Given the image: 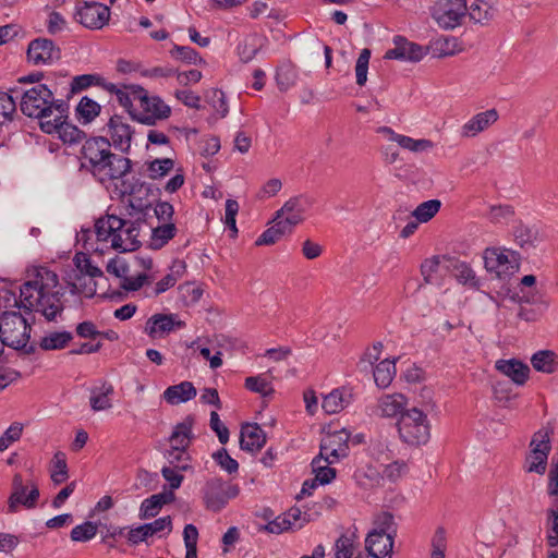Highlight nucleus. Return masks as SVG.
<instances>
[{"label":"nucleus","instance_id":"23","mask_svg":"<svg viewBox=\"0 0 558 558\" xmlns=\"http://www.w3.org/2000/svg\"><path fill=\"white\" fill-rule=\"evenodd\" d=\"M495 367L519 386L524 385L529 379L530 367L517 359L498 360Z\"/></svg>","mask_w":558,"mask_h":558},{"label":"nucleus","instance_id":"48","mask_svg":"<svg viewBox=\"0 0 558 558\" xmlns=\"http://www.w3.org/2000/svg\"><path fill=\"white\" fill-rule=\"evenodd\" d=\"M440 206L439 199H429L421 203L412 215L418 222H427L439 211Z\"/></svg>","mask_w":558,"mask_h":558},{"label":"nucleus","instance_id":"19","mask_svg":"<svg viewBox=\"0 0 558 558\" xmlns=\"http://www.w3.org/2000/svg\"><path fill=\"white\" fill-rule=\"evenodd\" d=\"M167 530L168 533L172 531V520L170 515L156 519L154 522L145 523L137 527L131 529L128 534V541L131 545H137L146 542L148 537Z\"/></svg>","mask_w":558,"mask_h":558},{"label":"nucleus","instance_id":"26","mask_svg":"<svg viewBox=\"0 0 558 558\" xmlns=\"http://www.w3.org/2000/svg\"><path fill=\"white\" fill-rule=\"evenodd\" d=\"M497 119L498 112L496 109H489L484 112H480L462 126V135L466 137L475 136L480 132L487 129L490 124L496 122Z\"/></svg>","mask_w":558,"mask_h":558},{"label":"nucleus","instance_id":"22","mask_svg":"<svg viewBox=\"0 0 558 558\" xmlns=\"http://www.w3.org/2000/svg\"><path fill=\"white\" fill-rule=\"evenodd\" d=\"M445 269L452 271L459 283L471 288H478L480 282L471 266L462 260L444 256Z\"/></svg>","mask_w":558,"mask_h":558},{"label":"nucleus","instance_id":"20","mask_svg":"<svg viewBox=\"0 0 558 558\" xmlns=\"http://www.w3.org/2000/svg\"><path fill=\"white\" fill-rule=\"evenodd\" d=\"M484 265L487 271L495 272L499 278L513 274L517 268L511 264L508 256L497 248L485 250Z\"/></svg>","mask_w":558,"mask_h":558},{"label":"nucleus","instance_id":"38","mask_svg":"<svg viewBox=\"0 0 558 558\" xmlns=\"http://www.w3.org/2000/svg\"><path fill=\"white\" fill-rule=\"evenodd\" d=\"M73 339L70 331H53L40 340V348L45 351L61 350Z\"/></svg>","mask_w":558,"mask_h":558},{"label":"nucleus","instance_id":"57","mask_svg":"<svg viewBox=\"0 0 558 558\" xmlns=\"http://www.w3.org/2000/svg\"><path fill=\"white\" fill-rule=\"evenodd\" d=\"M54 133H58L64 143L70 144L80 142L83 136V132L78 128L66 123L65 120L60 123V128Z\"/></svg>","mask_w":558,"mask_h":558},{"label":"nucleus","instance_id":"5","mask_svg":"<svg viewBox=\"0 0 558 558\" xmlns=\"http://www.w3.org/2000/svg\"><path fill=\"white\" fill-rule=\"evenodd\" d=\"M378 530L367 534L365 548L373 558H384L392 551L393 537L397 533L395 529L393 515L384 512L377 520Z\"/></svg>","mask_w":558,"mask_h":558},{"label":"nucleus","instance_id":"59","mask_svg":"<svg viewBox=\"0 0 558 558\" xmlns=\"http://www.w3.org/2000/svg\"><path fill=\"white\" fill-rule=\"evenodd\" d=\"M548 532H547V544L549 547L558 546V510L548 509Z\"/></svg>","mask_w":558,"mask_h":558},{"label":"nucleus","instance_id":"50","mask_svg":"<svg viewBox=\"0 0 558 558\" xmlns=\"http://www.w3.org/2000/svg\"><path fill=\"white\" fill-rule=\"evenodd\" d=\"M178 290L179 299L185 306L196 304L203 295V290L190 282L180 284Z\"/></svg>","mask_w":558,"mask_h":558},{"label":"nucleus","instance_id":"54","mask_svg":"<svg viewBox=\"0 0 558 558\" xmlns=\"http://www.w3.org/2000/svg\"><path fill=\"white\" fill-rule=\"evenodd\" d=\"M296 74L291 65H284L277 70L276 83L281 92H287L295 84Z\"/></svg>","mask_w":558,"mask_h":558},{"label":"nucleus","instance_id":"15","mask_svg":"<svg viewBox=\"0 0 558 558\" xmlns=\"http://www.w3.org/2000/svg\"><path fill=\"white\" fill-rule=\"evenodd\" d=\"M532 450L531 454L526 458L530 462L526 468L527 472H535L539 475L544 474L547 466V458L550 451L549 437L547 434L536 433L530 444Z\"/></svg>","mask_w":558,"mask_h":558},{"label":"nucleus","instance_id":"24","mask_svg":"<svg viewBox=\"0 0 558 558\" xmlns=\"http://www.w3.org/2000/svg\"><path fill=\"white\" fill-rule=\"evenodd\" d=\"M314 201L305 195L300 194L289 198L283 206L277 211V218L282 216L295 217L299 223L304 220V214L313 206Z\"/></svg>","mask_w":558,"mask_h":558},{"label":"nucleus","instance_id":"2","mask_svg":"<svg viewBox=\"0 0 558 558\" xmlns=\"http://www.w3.org/2000/svg\"><path fill=\"white\" fill-rule=\"evenodd\" d=\"M64 291L59 284L56 272L46 267L36 269L33 279L20 287V295L14 291H0V307L19 308L24 313H40L48 322H53L64 310Z\"/></svg>","mask_w":558,"mask_h":558},{"label":"nucleus","instance_id":"29","mask_svg":"<svg viewBox=\"0 0 558 558\" xmlns=\"http://www.w3.org/2000/svg\"><path fill=\"white\" fill-rule=\"evenodd\" d=\"M335 462V460L322 454H318L312 460V471L315 474V480L318 484L327 485L336 478V469L330 468V464Z\"/></svg>","mask_w":558,"mask_h":558},{"label":"nucleus","instance_id":"30","mask_svg":"<svg viewBox=\"0 0 558 558\" xmlns=\"http://www.w3.org/2000/svg\"><path fill=\"white\" fill-rule=\"evenodd\" d=\"M113 386L104 381L100 387H93L90 389L89 403L93 411H105L112 407L110 397L113 395Z\"/></svg>","mask_w":558,"mask_h":558},{"label":"nucleus","instance_id":"1","mask_svg":"<svg viewBox=\"0 0 558 558\" xmlns=\"http://www.w3.org/2000/svg\"><path fill=\"white\" fill-rule=\"evenodd\" d=\"M105 130L108 137L88 138L81 150V168L90 172L100 183L121 179L132 168L129 158L111 151V146L123 154L130 151L134 130L126 118L120 114L111 116Z\"/></svg>","mask_w":558,"mask_h":558},{"label":"nucleus","instance_id":"14","mask_svg":"<svg viewBox=\"0 0 558 558\" xmlns=\"http://www.w3.org/2000/svg\"><path fill=\"white\" fill-rule=\"evenodd\" d=\"M185 327L183 320L178 319L177 314H154L145 324L144 331L151 339H160L175 329Z\"/></svg>","mask_w":558,"mask_h":558},{"label":"nucleus","instance_id":"51","mask_svg":"<svg viewBox=\"0 0 558 558\" xmlns=\"http://www.w3.org/2000/svg\"><path fill=\"white\" fill-rule=\"evenodd\" d=\"M174 167V161L171 158L155 159L148 162V177L153 180L160 179L167 175Z\"/></svg>","mask_w":558,"mask_h":558},{"label":"nucleus","instance_id":"16","mask_svg":"<svg viewBox=\"0 0 558 558\" xmlns=\"http://www.w3.org/2000/svg\"><path fill=\"white\" fill-rule=\"evenodd\" d=\"M393 44L395 48L386 51L385 59L418 62L426 54L421 45L411 43L403 36H395Z\"/></svg>","mask_w":558,"mask_h":558},{"label":"nucleus","instance_id":"10","mask_svg":"<svg viewBox=\"0 0 558 558\" xmlns=\"http://www.w3.org/2000/svg\"><path fill=\"white\" fill-rule=\"evenodd\" d=\"M466 12V0H438L432 7L433 19L444 29H453L461 25Z\"/></svg>","mask_w":558,"mask_h":558},{"label":"nucleus","instance_id":"25","mask_svg":"<svg viewBox=\"0 0 558 558\" xmlns=\"http://www.w3.org/2000/svg\"><path fill=\"white\" fill-rule=\"evenodd\" d=\"M197 395L196 388L191 381H181L178 385L169 386L162 393L163 399L171 405L185 403Z\"/></svg>","mask_w":558,"mask_h":558},{"label":"nucleus","instance_id":"56","mask_svg":"<svg viewBox=\"0 0 558 558\" xmlns=\"http://www.w3.org/2000/svg\"><path fill=\"white\" fill-rule=\"evenodd\" d=\"M161 508L162 506L159 502V497L151 495L142 501L138 517L141 520L154 518L159 513Z\"/></svg>","mask_w":558,"mask_h":558},{"label":"nucleus","instance_id":"39","mask_svg":"<svg viewBox=\"0 0 558 558\" xmlns=\"http://www.w3.org/2000/svg\"><path fill=\"white\" fill-rule=\"evenodd\" d=\"M349 404L344 392L340 389H335L324 397L323 409L327 414H336L342 411Z\"/></svg>","mask_w":558,"mask_h":558},{"label":"nucleus","instance_id":"31","mask_svg":"<svg viewBox=\"0 0 558 558\" xmlns=\"http://www.w3.org/2000/svg\"><path fill=\"white\" fill-rule=\"evenodd\" d=\"M466 13L475 23L487 24L495 17L497 8L487 0H474L468 5Z\"/></svg>","mask_w":558,"mask_h":558},{"label":"nucleus","instance_id":"45","mask_svg":"<svg viewBox=\"0 0 558 558\" xmlns=\"http://www.w3.org/2000/svg\"><path fill=\"white\" fill-rule=\"evenodd\" d=\"M17 92V87L11 88L9 92H0V116L2 120H14L16 116V101L12 94Z\"/></svg>","mask_w":558,"mask_h":558},{"label":"nucleus","instance_id":"55","mask_svg":"<svg viewBox=\"0 0 558 558\" xmlns=\"http://www.w3.org/2000/svg\"><path fill=\"white\" fill-rule=\"evenodd\" d=\"M213 459L216 463L229 474H234L239 470V463L233 459L225 448H220L213 453Z\"/></svg>","mask_w":558,"mask_h":558},{"label":"nucleus","instance_id":"18","mask_svg":"<svg viewBox=\"0 0 558 558\" xmlns=\"http://www.w3.org/2000/svg\"><path fill=\"white\" fill-rule=\"evenodd\" d=\"M75 265L80 270V275H76V280H85L86 276L89 277V284L84 283V289H78L77 284H72V293L75 292H84L85 296L92 298L96 293V283L93 282V279L96 277H101L104 275L102 270L97 266H94L90 259L85 254H76L74 258Z\"/></svg>","mask_w":558,"mask_h":558},{"label":"nucleus","instance_id":"12","mask_svg":"<svg viewBox=\"0 0 558 558\" xmlns=\"http://www.w3.org/2000/svg\"><path fill=\"white\" fill-rule=\"evenodd\" d=\"M126 220L116 215H105L95 220L94 233L98 242L111 240V247L118 250L122 247V234L120 231L125 227Z\"/></svg>","mask_w":558,"mask_h":558},{"label":"nucleus","instance_id":"34","mask_svg":"<svg viewBox=\"0 0 558 558\" xmlns=\"http://www.w3.org/2000/svg\"><path fill=\"white\" fill-rule=\"evenodd\" d=\"M557 355L550 350H541L531 357L532 366L537 371L546 374L556 372L558 362Z\"/></svg>","mask_w":558,"mask_h":558},{"label":"nucleus","instance_id":"6","mask_svg":"<svg viewBox=\"0 0 558 558\" xmlns=\"http://www.w3.org/2000/svg\"><path fill=\"white\" fill-rule=\"evenodd\" d=\"M133 99L137 100L142 112L134 116V120L154 125L157 120L167 119L171 113V108L158 96L149 97L147 90L142 86L132 87Z\"/></svg>","mask_w":558,"mask_h":558},{"label":"nucleus","instance_id":"43","mask_svg":"<svg viewBox=\"0 0 558 558\" xmlns=\"http://www.w3.org/2000/svg\"><path fill=\"white\" fill-rule=\"evenodd\" d=\"M50 477L56 485L62 484L69 477L66 457L64 452L58 451L54 453Z\"/></svg>","mask_w":558,"mask_h":558},{"label":"nucleus","instance_id":"49","mask_svg":"<svg viewBox=\"0 0 558 558\" xmlns=\"http://www.w3.org/2000/svg\"><path fill=\"white\" fill-rule=\"evenodd\" d=\"M444 256L434 255L423 260L421 264V275L425 283L432 284L435 282L434 275L438 272L441 262H444Z\"/></svg>","mask_w":558,"mask_h":558},{"label":"nucleus","instance_id":"36","mask_svg":"<svg viewBox=\"0 0 558 558\" xmlns=\"http://www.w3.org/2000/svg\"><path fill=\"white\" fill-rule=\"evenodd\" d=\"M373 375L377 387L387 388L396 375L395 361L384 360L379 362L374 368Z\"/></svg>","mask_w":558,"mask_h":558},{"label":"nucleus","instance_id":"63","mask_svg":"<svg viewBox=\"0 0 558 558\" xmlns=\"http://www.w3.org/2000/svg\"><path fill=\"white\" fill-rule=\"evenodd\" d=\"M283 514L286 519L291 522L292 530H300L306 522L311 521L310 514L306 512L302 513V511L296 507H292Z\"/></svg>","mask_w":558,"mask_h":558},{"label":"nucleus","instance_id":"46","mask_svg":"<svg viewBox=\"0 0 558 558\" xmlns=\"http://www.w3.org/2000/svg\"><path fill=\"white\" fill-rule=\"evenodd\" d=\"M100 110V105L87 96L82 97L76 107L77 114L85 123L92 122L97 116H99Z\"/></svg>","mask_w":558,"mask_h":558},{"label":"nucleus","instance_id":"53","mask_svg":"<svg viewBox=\"0 0 558 558\" xmlns=\"http://www.w3.org/2000/svg\"><path fill=\"white\" fill-rule=\"evenodd\" d=\"M371 59V50L368 48H364L355 64V77L356 84L359 86H364L367 81V72H368V63Z\"/></svg>","mask_w":558,"mask_h":558},{"label":"nucleus","instance_id":"4","mask_svg":"<svg viewBox=\"0 0 558 558\" xmlns=\"http://www.w3.org/2000/svg\"><path fill=\"white\" fill-rule=\"evenodd\" d=\"M397 426L401 440L408 445L418 446L429 439L427 415L415 407L401 413Z\"/></svg>","mask_w":558,"mask_h":558},{"label":"nucleus","instance_id":"27","mask_svg":"<svg viewBox=\"0 0 558 558\" xmlns=\"http://www.w3.org/2000/svg\"><path fill=\"white\" fill-rule=\"evenodd\" d=\"M193 424H194V418L193 416L189 415L184 418L183 422L181 423H178L170 437H169V441H170V447L171 448H177L179 450H186L190 446V442L193 438V433H192V427H193Z\"/></svg>","mask_w":558,"mask_h":558},{"label":"nucleus","instance_id":"44","mask_svg":"<svg viewBox=\"0 0 558 558\" xmlns=\"http://www.w3.org/2000/svg\"><path fill=\"white\" fill-rule=\"evenodd\" d=\"M170 56L173 59L187 64L205 63V61L201 58L199 53L190 46L174 45L173 48L170 50Z\"/></svg>","mask_w":558,"mask_h":558},{"label":"nucleus","instance_id":"11","mask_svg":"<svg viewBox=\"0 0 558 558\" xmlns=\"http://www.w3.org/2000/svg\"><path fill=\"white\" fill-rule=\"evenodd\" d=\"M74 17L86 28L101 29L110 20V8L96 1L78 2Z\"/></svg>","mask_w":558,"mask_h":558},{"label":"nucleus","instance_id":"62","mask_svg":"<svg viewBox=\"0 0 558 558\" xmlns=\"http://www.w3.org/2000/svg\"><path fill=\"white\" fill-rule=\"evenodd\" d=\"M354 554V546L352 541L341 535L335 544V558H352Z\"/></svg>","mask_w":558,"mask_h":558},{"label":"nucleus","instance_id":"32","mask_svg":"<svg viewBox=\"0 0 558 558\" xmlns=\"http://www.w3.org/2000/svg\"><path fill=\"white\" fill-rule=\"evenodd\" d=\"M353 478L361 488L369 489L380 485L383 475L376 466L366 464L355 470Z\"/></svg>","mask_w":558,"mask_h":558},{"label":"nucleus","instance_id":"58","mask_svg":"<svg viewBox=\"0 0 558 558\" xmlns=\"http://www.w3.org/2000/svg\"><path fill=\"white\" fill-rule=\"evenodd\" d=\"M245 388L253 392L260 393L262 396H268L274 391L269 383L262 376L245 378Z\"/></svg>","mask_w":558,"mask_h":558},{"label":"nucleus","instance_id":"60","mask_svg":"<svg viewBox=\"0 0 558 558\" xmlns=\"http://www.w3.org/2000/svg\"><path fill=\"white\" fill-rule=\"evenodd\" d=\"M23 425L21 423H13L0 437V451H4L9 446L21 438Z\"/></svg>","mask_w":558,"mask_h":558},{"label":"nucleus","instance_id":"7","mask_svg":"<svg viewBox=\"0 0 558 558\" xmlns=\"http://www.w3.org/2000/svg\"><path fill=\"white\" fill-rule=\"evenodd\" d=\"M240 493L238 485L228 484L221 477H213L206 481L202 488L203 500L206 509L219 512L232 498Z\"/></svg>","mask_w":558,"mask_h":558},{"label":"nucleus","instance_id":"64","mask_svg":"<svg viewBox=\"0 0 558 558\" xmlns=\"http://www.w3.org/2000/svg\"><path fill=\"white\" fill-rule=\"evenodd\" d=\"M209 426L217 434V437L222 445L228 442L229 429L223 425L216 411L210 413Z\"/></svg>","mask_w":558,"mask_h":558},{"label":"nucleus","instance_id":"28","mask_svg":"<svg viewBox=\"0 0 558 558\" xmlns=\"http://www.w3.org/2000/svg\"><path fill=\"white\" fill-rule=\"evenodd\" d=\"M46 107H49L50 116L56 111V116L53 119H44L40 122V129L43 132L47 134H53L58 128H60V123L64 122L66 119L68 105L62 99H54L52 95V100L48 102Z\"/></svg>","mask_w":558,"mask_h":558},{"label":"nucleus","instance_id":"3","mask_svg":"<svg viewBox=\"0 0 558 558\" xmlns=\"http://www.w3.org/2000/svg\"><path fill=\"white\" fill-rule=\"evenodd\" d=\"M31 325L20 312L3 311L0 314V342L15 350H23L25 354L35 352L33 344L28 345Z\"/></svg>","mask_w":558,"mask_h":558},{"label":"nucleus","instance_id":"37","mask_svg":"<svg viewBox=\"0 0 558 558\" xmlns=\"http://www.w3.org/2000/svg\"><path fill=\"white\" fill-rule=\"evenodd\" d=\"M262 43L257 35L245 37L239 43L236 52L240 60L244 63L252 61L260 50Z\"/></svg>","mask_w":558,"mask_h":558},{"label":"nucleus","instance_id":"17","mask_svg":"<svg viewBox=\"0 0 558 558\" xmlns=\"http://www.w3.org/2000/svg\"><path fill=\"white\" fill-rule=\"evenodd\" d=\"M349 438L350 433L345 428L329 434L327 437L323 438L320 442L319 454L335 461L347 457L349 452Z\"/></svg>","mask_w":558,"mask_h":558},{"label":"nucleus","instance_id":"13","mask_svg":"<svg viewBox=\"0 0 558 558\" xmlns=\"http://www.w3.org/2000/svg\"><path fill=\"white\" fill-rule=\"evenodd\" d=\"M27 59L35 65L52 64L61 59V49L52 39L35 38L31 40L27 47Z\"/></svg>","mask_w":558,"mask_h":558},{"label":"nucleus","instance_id":"42","mask_svg":"<svg viewBox=\"0 0 558 558\" xmlns=\"http://www.w3.org/2000/svg\"><path fill=\"white\" fill-rule=\"evenodd\" d=\"M514 241L522 247L535 246L538 241V231L533 227L519 223L513 230Z\"/></svg>","mask_w":558,"mask_h":558},{"label":"nucleus","instance_id":"47","mask_svg":"<svg viewBox=\"0 0 558 558\" xmlns=\"http://www.w3.org/2000/svg\"><path fill=\"white\" fill-rule=\"evenodd\" d=\"M98 531V525L93 521H85L82 524L74 526L70 533L73 542H88L93 539Z\"/></svg>","mask_w":558,"mask_h":558},{"label":"nucleus","instance_id":"40","mask_svg":"<svg viewBox=\"0 0 558 558\" xmlns=\"http://www.w3.org/2000/svg\"><path fill=\"white\" fill-rule=\"evenodd\" d=\"M171 272L166 275L162 279H160L157 283H156V288H155V294L156 295H159L163 292H166L168 289H170L171 287H173L178 279L181 277V275L184 272L185 270V263L182 262V260H175L171 267Z\"/></svg>","mask_w":558,"mask_h":558},{"label":"nucleus","instance_id":"8","mask_svg":"<svg viewBox=\"0 0 558 558\" xmlns=\"http://www.w3.org/2000/svg\"><path fill=\"white\" fill-rule=\"evenodd\" d=\"M52 100V90L45 84H38L25 90L22 95L20 108L23 114L28 118L44 119L50 118L49 107H46Z\"/></svg>","mask_w":558,"mask_h":558},{"label":"nucleus","instance_id":"35","mask_svg":"<svg viewBox=\"0 0 558 558\" xmlns=\"http://www.w3.org/2000/svg\"><path fill=\"white\" fill-rule=\"evenodd\" d=\"M140 221H126L125 227L120 231L122 234L121 252L135 251L141 246V241L137 239L140 235Z\"/></svg>","mask_w":558,"mask_h":558},{"label":"nucleus","instance_id":"61","mask_svg":"<svg viewBox=\"0 0 558 558\" xmlns=\"http://www.w3.org/2000/svg\"><path fill=\"white\" fill-rule=\"evenodd\" d=\"M133 86L134 85H123L116 94V97H117V100L120 104V106L125 108L128 113L134 119V116H136V113L133 111V104H132L134 100L133 94H132Z\"/></svg>","mask_w":558,"mask_h":558},{"label":"nucleus","instance_id":"9","mask_svg":"<svg viewBox=\"0 0 558 558\" xmlns=\"http://www.w3.org/2000/svg\"><path fill=\"white\" fill-rule=\"evenodd\" d=\"M39 489L33 480L24 481L20 473L12 478V492L8 500V512L15 513L19 506L33 509L39 498Z\"/></svg>","mask_w":558,"mask_h":558},{"label":"nucleus","instance_id":"41","mask_svg":"<svg viewBox=\"0 0 558 558\" xmlns=\"http://www.w3.org/2000/svg\"><path fill=\"white\" fill-rule=\"evenodd\" d=\"M177 233V227L172 222H163L151 231V242L155 248H161Z\"/></svg>","mask_w":558,"mask_h":558},{"label":"nucleus","instance_id":"33","mask_svg":"<svg viewBox=\"0 0 558 558\" xmlns=\"http://www.w3.org/2000/svg\"><path fill=\"white\" fill-rule=\"evenodd\" d=\"M404 397L402 395H386L378 400V411L384 417H393L403 413Z\"/></svg>","mask_w":558,"mask_h":558},{"label":"nucleus","instance_id":"52","mask_svg":"<svg viewBox=\"0 0 558 558\" xmlns=\"http://www.w3.org/2000/svg\"><path fill=\"white\" fill-rule=\"evenodd\" d=\"M166 458L168 459L171 468H174L178 471H187L191 469L189 463L191 458L186 450H179L178 447L170 448L166 453Z\"/></svg>","mask_w":558,"mask_h":558},{"label":"nucleus","instance_id":"21","mask_svg":"<svg viewBox=\"0 0 558 558\" xmlns=\"http://www.w3.org/2000/svg\"><path fill=\"white\" fill-rule=\"evenodd\" d=\"M266 444V434L263 428L256 424H245L240 433V447L244 451H258Z\"/></svg>","mask_w":558,"mask_h":558}]
</instances>
